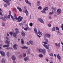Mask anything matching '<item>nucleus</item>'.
<instances>
[{"label":"nucleus","instance_id":"nucleus-1","mask_svg":"<svg viewBox=\"0 0 63 63\" xmlns=\"http://www.w3.org/2000/svg\"><path fill=\"white\" fill-rule=\"evenodd\" d=\"M42 43L44 44H43V45L45 48L46 49H49V48L47 46V45L46 44H48V43H47L46 42H43Z\"/></svg>","mask_w":63,"mask_h":63},{"label":"nucleus","instance_id":"nucleus-2","mask_svg":"<svg viewBox=\"0 0 63 63\" xmlns=\"http://www.w3.org/2000/svg\"><path fill=\"white\" fill-rule=\"evenodd\" d=\"M10 41H8L7 40H6L5 41V43L6 44L8 43L7 44V45H4L3 46V47H9V46H10L9 45L10 44Z\"/></svg>","mask_w":63,"mask_h":63},{"label":"nucleus","instance_id":"nucleus-3","mask_svg":"<svg viewBox=\"0 0 63 63\" xmlns=\"http://www.w3.org/2000/svg\"><path fill=\"white\" fill-rule=\"evenodd\" d=\"M10 16L11 18L12 19V20H13V21H16L15 18L14 17V16H13L12 15H9L7 16V18H8L10 19Z\"/></svg>","mask_w":63,"mask_h":63},{"label":"nucleus","instance_id":"nucleus-4","mask_svg":"<svg viewBox=\"0 0 63 63\" xmlns=\"http://www.w3.org/2000/svg\"><path fill=\"white\" fill-rule=\"evenodd\" d=\"M14 17L15 18V19L16 20H18L19 19H20V18L21 17V16H19L18 17V18L16 16V14H14Z\"/></svg>","mask_w":63,"mask_h":63},{"label":"nucleus","instance_id":"nucleus-5","mask_svg":"<svg viewBox=\"0 0 63 63\" xmlns=\"http://www.w3.org/2000/svg\"><path fill=\"white\" fill-rule=\"evenodd\" d=\"M38 20L39 21H40V22L41 23H44V22L43 21V19L41 18H38Z\"/></svg>","mask_w":63,"mask_h":63},{"label":"nucleus","instance_id":"nucleus-6","mask_svg":"<svg viewBox=\"0 0 63 63\" xmlns=\"http://www.w3.org/2000/svg\"><path fill=\"white\" fill-rule=\"evenodd\" d=\"M0 53L2 56H5L6 54H5V53L3 51H0Z\"/></svg>","mask_w":63,"mask_h":63},{"label":"nucleus","instance_id":"nucleus-7","mask_svg":"<svg viewBox=\"0 0 63 63\" xmlns=\"http://www.w3.org/2000/svg\"><path fill=\"white\" fill-rule=\"evenodd\" d=\"M17 46H18V45H16V44H15L13 46V48L15 49H17V47H16Z\"/></svg>","mask_w":63,"mask_h":63},{"label":"nucleus","instance_id":"nucleus-8","mask_svg":"<svg viewBox=\"0 0 63 63\" xmlns=\"http://www.w3.org/2000/svg\"><path fill=\"white\" fill-rule=\"evenodd\" d=\"M34 32L35 33L36 35H38V31L37 30V29L34 28Z\"/></svg>","mask_w":63,"mask_h":63},{"label":"nucleus","instance_id":"nucleus-9","mask_svg":"<svg viewBox=\"0 0 63 63\" xmlns=\"http://www.w3.org/2000/svg\"><path fill=\"white\" fill-rule=\"evenodd\" d=\"M25 13H26V16H28V11H27V9H25Z\"/></svg>","mask_w":63,"mask_h":63},{"label":"nucleus","instance_id":"nucleus-10","mask_svg":"<svg viewBox=\"0 0 63 63\" xmlns=\"http://www.w3.org/2000/svg\"><path fill=\"white\" fill-rule=\"evenodd\" d=\"M11 58L13 60H15L16 59V57L15 56V55H13L12 56Z\"/></svg>","mask_w":63,"mask_h":63},{"label":"nucleus","instance_id":"nucleus-11","mask_svg":"<svg viewBox=\"0 0 63 63\" xmlns=\"http://www.w3.org/2000/svg\"><path fill=\"white\" fill-rule=\"evenodd\" d=\"M42 52L44 54V55H45V54H46V49H42Z\"/></svg>","mask_w":63,"mask_h":63},{"label":"nucleus","instance_id":"nucleus-12","mask_svg":"<svg viewBox=\"0 0 63 63\" xmlns=\"http://www.w3.org/2000/svg\"><path fill=\"white\" fill-rule=\"evenodd\" d=\"M47 10H48V7L45 8L43 9V11H47Z\"/></svg>","mask_w":63,"mask_h":63},{"label":"nucleus","instance_id":"nucleus-13","mask_svg":"<svg viewBox=\"0 0 63 63\" xmlns=\"http://www.w3.org/2000/svg\"><path fill=\"white\" fill-rule=\"evenodd\" d=\"M29 42L31 45H34V41L33 40H30Z\"/></svg>","mask_w":63,"mask_h":63},{"label":"nucleus","instance_id":"nucleus-14","mask_svg":"<svg viewBox=\"0 0 63 63\" xmlns=\"http://www.w3.org/2000/svg\"><path fill=\"white\" fill-rule=\"evenodd\" d=\"M21 35L23 37H25V34L24 33V32L22 31L21 32Z\"/></svg>","mask_w":63,"mask_h":63},{"label":"nucleus","instance_id":"nucleus-15","mask_svg":"<svg viewBox=\"0 0 63 63\" xmlns=\"http://www.w3.org/2000/svg\"><path fill=\"white\" fill-rule=\"evenodd\" d=\"M17 33H16V32L14 33H13V36L14 37H16V35H17Z\"/></svg>","mask_w":63,"mask_h":63},{"label":"nucleus","instance_id":"nucleus-16","mask_svg":"<svg viewBox=\"0 0 63 63\" xmlns=\"http://www.w3.org/2000/svg\"><path fill=\"white\" fill-rule=\"evenodd\" d=\"M28 59H29V57H27L24 58V61H27Z\"/></svg>","mask_w":63,"mask_h":63},{"label":"nucleus","instance_id":"nucleus-17","mask_svg":"<svg viewBox=\"0 0 63 63\" xmlns=\"http://www.w3.org/2000/svg\"><path fill=\"white\" fill-rule=\"evenodd\" d=\"M57 12H58L59 14H60L61 13V10L59 9H58L57 11Z\"/></svg>","mask_w":63,"mask_h":63},{"label":"nucleus","instance_id":"nucleus-18","mask_svg":"<svg viewBox=\"0 0 63 63\" xmlns=\"http://www.w3.org/2000/svg\"><path fill=\"white\" fill-rule=\"evenodd\" d=\"M30 48L29 49H28L27 50V54H30Z\"/></svg>","mask_w":63,"mask_h":63},{"label":"nucleus","instance_id":"nucleus-19","mask_svg":"<svg viewBox=\"0 0 63 63\" xmlns=\"http://www.w3.org/2000/svg\"><path fill=\"white\" fill-rule=\"evenodd\" d=\"M21 48L22 49H28V47L26 46L22 47Z\"/></svg>","mask_w":63,"mask_h":63},{"label":"nucleus","instance_id":"nucleus-20","mask_svg":"<svg viewBox=\"0 0 63 63\" xmlns=\"http://www.w3.org/2000/svg\"><path fill=\"white\" fill-rule=\"evenodd\" d=\"M15 30L16 32V33H17H17H19V31L18 30V29L16 28L15 29Z\"/></svg>","mask_w":63,"mask_h":63},{"label":"nucleus","instance_id":"nucleus-21","mask_svg":"<svg viewBox=\"0 0 63 63\" xmlns=\"http://www.w3.org/2000/svg\"><path fill=\"white\" fill-rule=\"evenodd\" d=\"M21 44L22 45H23L24 44V41H23V39L22 38L21 39Z\"/></svg>","mask_w":63,"mask_h":63},{"label":"nucleus","instance_id":"nucleus-22","mask_svg":"<svg viewBox=\"0 0 63 63\" xmlns=\"http://www.w3.org/2000/svg\"><path fill=\"white\" fill-rule=\"evenodd\" d=\"M22 19H23V17H21L20 19V20L19 19L18 21V22H21V21H22Z\"/></svg>","mask_w":63,"mask_h":63},{"label":"nucleus","instance_id":"nucleus-23","mask_svg":"<svg viewBox=\"0 0 63 63\" xmlns=\"http://www.w3.org/2000/svg\"><path fill=\"white\" fill-rule=\"evenodd\" d=\"M2 63H5V59L4 58H2Z\"/></svg>","mask_w":63,"mask_h":63},{"label":"nucleus","instance_id":"nucleus-24","mask_svg":"<svg viewBox=\"0 0 63 63\" xmlns=\"http://www.w3.org/2000/svg\"><path fill=\"white\" fill-rule=\"evenodd\" d=\"M19 25L20 26H22L23 25H24V22L21 23H19Z\"/></svg>","mask_w":63,"mask_h":63},{"label":"nucleus","instance_id":"nucleus-25","mask_svg":"<svg viewBox=\"0 0 63 63\" xmlns=\"http://www.w3.org/2000/svg\"><path fill=\"white\" fill-rule=\"evenodd\" d=\"M17 9L19 10V11H20V12H22V9L21 8L18 7H17Z\"/></svg>","mask_w":63,"mask_h":63},{"label":"nucleus","instance_id":"nucleus-26","mask_svg":"<svg viewBox=\"0 0 63 63\" xmlns=\"http://www.w3.org/2000/svg\"><path fill=\"white\" fill-rule=\"evenodd\" d=\"M38 51H39L40 52H42V51H43V49L41 48L39 49Z\"/></svg>","mask_w":63,"mask_h":63},{"label":"nucleus","instance_id":"nucleus-27","mask_svg":"<svg viewBox=\"0 0 63 63\" xmlns=\"http://www.w3.org/2000/svg\"><path fill=\"white\" fill-rule=\"evenodd\" d=\"M39 57H41V58H42L43 57V55L42 54H40L39 55Z\"/></svg>","mask_w":63,"mask_h":63},{"label":"nucleus","instance_id":"nucleus-28","mask_svg":"<svg viewBox=\"0 0 63 63\" xmlns=\"http://www.w3.org/2000/svg\"><path fill=\"white\" fill-rule=\"evenodd\" d=\"M57 57L58 59H60L61 58V57H60V56L59 55V54H58L57 55Z\"/></svg>","mask_w":63,"mask_h":63},{"label":"nucleus","instance_id":"nucleus-29","mask_svg":"<svg viewBox=\"0 0 63 63\" xmlns=\"http://www.w3.org/2000/svg\"><path fill=\"white\" fill-rule=\"evenodd\" d=\"M44 39V40L45 41V42H46V43H48V40L47 39V38H45Z\"/></svg>","mask_w":63,"mask_h":63},{"label":"nucleus","instance_id":"nucleus-30","mask_svg":"<svg viewBox=\"0 0 63 63\" xmlns=\"http://www.w3.org/2000/svg\"><path fill=\"white\" fill-rule=\"evenodd\" d=\"M51 9H52V10H54V11H56V7H55V8L53 7H51Z\"/></svg>","mask_w":63,"mask_h":63},{"label":"nucleus","instance_id":"nucleus-31","mask_svg":"<svg viewBox=\"0 0 63 63\" xmlns=\"http://www.w3.org/2000/svg\"><path fill=\"white\" fill-rule=\"evenodd\" d=\"M40 36H42V35H43V33H42V32H38Z\"/></svg>","mask_w":63,"mask_h":63},{"label":"nucleus","instance_id":"nucleus-32","mask_svg":"<svg viewBox=\"0 0 63 63\" xmlns=\"http://www.w3.org/2000/svg\"><path fill=\"white\" fill-rule=\"evenodd\" d=\"M57 32L58 34H59V35H62V34H61V33H60V32H59V31H57Z\"/></svg>","mask_w":63,"mask_h":63},{"label":"nucleus","instance_id":"nucleus-33","mask_svg":"<svg viewBox=\"0 0 63 63\" xmlns=\"http://www.w3.org/2000/svg\"><path fill=\"white\" fill-rule=\"evenodd\" d=\"M47 34H45L44 35V39H45V38H46L47 37Z\"/></svg>","mask_w":63,"mask_h":63},{"label":"nucleus","instance_id":"nucleus-34","mask_svg":"<svg viewBox=\"0 0 63 63\" xmlns=\"http://www.w3.org/2000/svg\"><path fill=\"white\" fill-rule=\"evenodd\" d=\"M3 1L6 3H9V1L8 0H3Z\"/></svg>","mask_w":63,"mask_h":63},{"label":"nucleus","instance_id":"nucleus-35","mask_svg":"<svg viewBox=\"0 0 63 63\" xmlns=\"http://www.w3.org/2000/svg\"><path fill=\"white\" fill-rule=\"evenodd\" d=\"M53 11L50 12L49 13V15H53Z\"/></svg>","mask_w":63,"mask_h":63},{"label":"nucleus","instance_id":"nucleus-36","mask_svg":"<svg viewBox=\"0 0 63 63\" xmlns=\"http://www.w3.org/2000/svg\"><path fill=\"white\" fill-rule=\"evenodd\" d=\"M25 2H26V3L28 4H29V3H30L27 0H25Z\"/></svg>","mask_w":63,"mask_h":63},{"label":"nucleus","instance_id":"nucleus-37","mask_svg":"<svg viewBox=\"0 0 63 63\" xmlns=\"http://www.w3.org/2000/svg\"><path fill=\"white\" fill-rule=\"evenodd\" d=\"M42 9V8L41 7V6H39L38 8V10H41Z\"/></svg>","mask_w":63,"mask_h":63},{"label":"nucleus","instance_id":"nucleus-38","mask_svg":"<svg viewBox=\"0 0 63 63\" xmlns=\"http://www.w3.org/2000/svg\"><path fill=\"white\" fill-rule=\"evenodd\" d=\"M52 30L53 31H55V27H53V28L52 29Z\"/></svg>","mask_w":63,"mask_h":63},{"label":"nucleus","instance_id":"nucleus-39","mask_svg":"<svg viewBox=\"0 0 63 63\" xmlns=\"http://www.w3.org/2000/svg\"><path fill=\"white\" fill-rule=\"evenodd\" d=\"M4 18L6 19L8 18V16H7V15H5L4 16Z\"/></svg>","mask_w":63,"mask_h":63},{"label":"nucleus","instance_id":"nucleus-40","mask_svg":"<svg viewBox=\"0 0 63 63\" xmlns=\"http://www.w3.org/2000/svg\"><path fill=\"white\" fill-rule=\"evenodd\" d=\"M6 54L7 55V56H8L9 57V56H10V55L9 54V52H7Z\"/></svg>","mask_w":63,"mask_h":63},{"label":"nucleus","instance_id":"nucleus-41","mask_svg":"<svg viewBox=\"0 0 63 63\" xmlns=\"http://www.w3.org/2000/svg\"><path fill=\"white\" fill-rule=\"evenodd\" d=\"M47 36L48 38H50V34H47Z\"/></svg>","mask_w":63,"mask_h":63},{"label":"nucleus","instance_id":"nucleus-42","mask_svg":"<svg viewBox=\"0 0 63 63\" xmlns=\"http://www.w3.org/2000/svg\"><path fill=\"white\" fill-rule=\"evenodd\" d=\"M45 11H41V12L42 13H43V14H46V12Z\"/></svg>","mask_w":63,"mask_h":63},{"label":"nucleus","instance_id":"nucleus-43","mask_svg":"<svg viewBox=\"0 0 63 63\" xmlns=\"http://www.w3.org/2000/svg\"><path fill=\"white\" fill-rule=\"evenodd\" d=\"M61 27L62 29V30H63V24H62Z\"/></svg>","mask_w":63,"mask_h":63},{"label":"nucleus","instance_id":"nucleus-44","mask_svg":"<svg viewBox=\"0 0 63 63\" xmlns=\"http://www.w3.org/2000/svg\"><path fill=\"white\" fill-rule=\"evenodd\" d=\"M49 55H50V56H53V54L52 53H51L49 54Z\"/></svg>","mask_w":63,"mask_h":63},{"label":"nucleus","instance_id":"nucleus-45","mask_svg":"<svg viewBox=\"0 0 63 63\" xmlns=\"http://www.w3.org/2000/svg\"><path fill=\"white\" fill-rule=\"evenodd\" d=\"M13 10H14V11L15 12H16V8L14 7L13 8Z\"/></svg>","mask_w":63,"mask_h":63},{"label":"nucleus","instance_id":"nucleus-46","mask_svg":"<svg viewBox=\"0 0 63 63\" xmlns=\"http://www.w3.org/2000/svg\"><path fill=\"white\" fill-rule=\"evenodd\" d=\"M29 25L30 26H32L33 25V23H30Z\"/></svg>","mask_w":63,"mask_h":63},{"label":"nucleus","instance_id":"nucleus-47","mask_svg":"<svg viewBox=\"0 0 63 63\" xmlns=\"http://www.w3.org/2000/svg\"><path fill=\"white\" fill-rule=\"evenodd\" d=\"M27 29H28V30H31V28H29L28 27V26H27Z\"/></svg>","mask_w":63,"mask_h":63},{"label":"nucleus","instance_id":"nucleus-48","mask_svg":"<svg viewBox=\"0 0 63 63\" xmlns=\"http://www.w3.org/2000/svg\"><path fill=\"white\" fill-rule=\"evenodd\" d=\"M22 55H20L19 56V57L20 58H21L22 57Z\"/></svg>","mask_w":63,"mask_h":63},{"label":"nucleus","instance_id":"nucleus-49","mask_svg":"<svg viewBox=\"0 0 63 63\" xmlns=\"http://www.w3.org/2000/svg\"><path fill=\"white\" fill-rule=\"evenodd\" d=\"M26 54L25 53H24L23 54V56L24 57H25L26 56Z\"/></svg>","mask_w":63,"mask_h":63},{"label":"nucleus","instance_id":"nucleus-50","mask_svg":"<svg viewBox=\"0 0 63 63\" xmlns=\"http://www.w3.org/2000/svg\"><path fill=\"white\" fill-rule=\"evenodd\" d=\"M48 26L49 27H51V25L50 24H49L48 25Z\"/></svg>","mask_w":63,"mask_h":63},{"label":"nucleus","instance_id":"nucleus-51","mask_svg":"<svg viewBox=\"0 0 63 63\" xmlns=\"http://www.w3.org/2000/svg\"><path fill=\"white\" fill-rule=\"evenodd\" d=\"M10 35H11V36H12L13 35V32H11L10 33Z\"/></svg>","mask_w":63,"mask_h":63},{"label":"nucleus","instance_id":"nucleus-52","mask_svg":"<svg viewBox=\"0 0 63 63\" xmlns=\"http://www.w3.org/2000/svg\"><path fill=\"white\" fill-rule=\"evenodd\" d=\"M9 15H11V14L12 13L11 12V11H9Z\"/></svg>","mask_w":63,"mask_h":63},{"label":"nucleus","instance_id":"nucleus-53","mask_svg":"<svg viewBox=\"0 0 63 63\" xmlns=\"http://www.w3.org/2000/svg\"><path fill=\"white\" fill-rule=\"evenodd\" d=\"M2 20H3L4 21H6V19L4 18H3Z\"/></svg>","mask_w":63,"mask_h":63},{"label":"nucleus","instance_id":"nucleus-54","mask_svg":"<svg viewBox=\"0 0 63 63\" xmlns=\"http://www.w3.org/2000/svg\"><path fill=\"white\" fill-rule=\"evenodd\" d=\"M56 29L57 30H59V28H58L57 27H56Z\"/></svg>","mask_w":63,"mask_h":63},{"label":"nucleus","instance_id":"nucleus-55","mask_svg":"<svg viewBox=\"0 0 63 63\" xmlns=\"http://www.w3.org/2000/svg\"><path fill=\"white\" fill-rule=\"evenodd\" d=\"M26 44L27 45H30V43H29V42L28 41L26 43Z\"/></svg>","mask_w":63,"mask_h":63},{"label":"nucleus","instance_id":"nucleus-56","mask_svg":"<svg viewBox=\"0 0 63 63\" xmlns=\"http://www.w3.org/2000/svg\"><path fill=\"white\" fill-rule=\"evenodd\" d=\"M2 25L3 26H5V24L4 23H3L2 24Z\"/></svg>","mask_w":63,"mask_h":63},{"label":"nucleus","instance_id":"nucleus-57","mask_svg":"<svg viewBox=\"0 0 63 63\" xmlns=\"http://www.w3.org/2000/svg\"><path fill=\"white\" fill-rule=\"evenodd\" d=\"M24 29L25 30H26V31H27V27L26 28H24Z\"/></svg>","mask_w":63,"mask_h":63},{"label":"nucleus","instance_id":"nucleus-58","mask_svg":"<svg viewBox=\"0 0 63 63\" xmlns=\"http://www.w3.org/2000/svg\"><path fill=\"white\" fill-rule=\"evenodd\" d=\"M54 16L55 17H57V15H56V14H54Z\"/></svg>","mask_w":63,"mask_h":63},{"label":"nucleus","instance_id":"nucleus-59","mask_svg":"<svg viewBox=\"0 0 63 63\" xmlns=\"http://www.w3.org/2000/svg\"><path fill=\"white\" fill-rule=\"evenodd\" d=\"M58 46L59 47H60V43H58Z\"/></svg>","mask_w":63,"mask_h":63},{"label":"nucleus","instance_id":"nucleus-60","mask_svg":"<svg viewBox=\"0 0 63 63\" xmlns=\"http://www.w3.org/2000/svg\"><path fill=\"white\" fill-rule=\"evenodd\" d=\"M6 49H8V50H9V49H11V48L10 47H7L6 48Z\"/></svg>","mask_w":63,"mask_h":63},{"label":"nucleus","instance_id":"nucleus-61","mask_svg":"<svg viewBox=\"0 0 63 63\" xmlns=\"http://www.w3.org/2000/svg\"><path fill=\"white\" fill-rule=\"evenodd\" d=\"M6 39L7 40L6 41H8V40H9V38H8L7 37H6Z\"/></svg>","mask_w":63,"mask_h":63},{"label":"nucleus","instance_id":"nucleus-62","mask_svg":"<svg viewBox=\"0 0 63 63\" xmlns=\"http://www.w3.org/2000/svg\"><path fill=\"white\" fill-rule=\"evenodd\" d=\"M4 7H5V8L7 7V5L6 4H4Z\"/></svg>","mask_w":63,"mask_h":63},{"label":"nucleus","instance_id":"nucleus-63","mask_svg":"<svg viewBox=\"0 0 63 63\" xmlns=\"http://www.w3.org/2000/svg\"><path fill=\"white\" fill-rule=\"evenodd\" d=\"M37 3L38 4H40V1H37Z\"/></svg>","mask_w":63,"mask_h":63},{"label":"nucleus","instance_id":"nucleus-64","mask_svg":"<svg viewBox=\"0 0 63 63\" xmlns=\"http://www.w3.org/2000/svg\"><path fill=\"white\" fill-rule=\"evenodd\" d=\"M2 46H3V44H0V47H2Z\"/></svg>","mask_w":63,"mask_h":63}]
</instances>
